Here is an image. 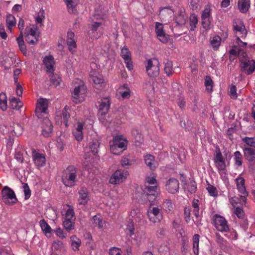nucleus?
<instances>
[{
  "label": "nucleus",
  "mask_w": 255,
  "mask_h": 255,
  "mask_svg": "<svg viewBox=\"0 0 255 255\" xmlns=\"http://www.w3.org/2000/svg\"><path fill=\"white\" fill-rule=\"evenodd\" d=\"M245 48H238L236 45L233 46L230 51L231 55H238L241 62V68L242 71L250 75L255 70V61L251 60L247 57V54L244 51Z\"/></svg>",
  "instance_id": "obj_1"
},
{
  "label": "nucleus",
  "mask_w": 255,
  "mask_h": 255,
  "mask_svg": "<svg viewBox=\"0 0 255 255\" xmlns=\"http://www.w3.org/2000/svg\"><path fill=\"white\" fill-rule=\"evenodd\" d=\"M104 16V14L100 13L98 10L95 11L93 15V22L91 24L90 29L88 32V34L91 38L97 39L102 34V24Z\"/></svg>",
  "instance_id": "obj_2"
},
{
  "label": "nucleus",
  "mask_w": 255,
  "mask_h": 255,
  "mask_svg": "<svg viewBox=\"0 0 255 255\" xmlns=\"http://www.w3.org/2000/svg\"><path fill=\"white\" fill-rule=\"evenodd\" d=\"M109 143L111 152L118 155L127 148L128 141L123 135L118 134L114 136Z\"/></svg>",
  "instance_id": "obj_3"
},
{
  "label": "nucleus",
  "mask_w": 255,
  "mask_h": 255,
  "mask_svg": "<svg viewBox=\"0 0 255 255\" xmlns=\"http://www.w3.org/2000/svg\"><path fill=\"white\" fill-rule=\"evenodd\" d=\"M233 28L234 31L237 36V38L233 46L236 45L238 48H246L247 43L243 42L240 39V38H243L246 37L247 33L243 22L239 19H235L233 22Z\"/></svg>",
  "instance_id": "obj_4"
},
{
  "label": "nucleus",
  "mask_w": 255,
  "mask_h": 255,
  "mask_svg": "<svg viewBox=\"0 0 255 255\" xmlns=\"http://www.w3.org/2000/svg\"><path fill=\"white\" fill-rule=\"evenodd\" d=\"M77 179L76 168L70 166L68 167L63 173L62 180L63 184L67 187H72L75 185Z\"/></svg>",
  "instance_id": "obj_5"
},
{
  "label": "nucleus",
  "mask_w": 255,
  "mask_h": 255,
  "mask_svg": "<svg viewBox=\"0 0 255 255\" xmlns=\"http://www.w3.org/2000/svg\"><path fill=\"white\" fill-rule=\"evenodd\" d=\"M39 34V31L36 26L29 25L25 28L23 35L27 43L34 45L38 42Z\"/></svg>",
  "instance_id": "obj_6"
},
{
  "label": "nucleus",
  "mask_w": 255,
  "mask_h": 255,
  "mask_svg": "<svg viewBox=\"0 0 255 255\" xmlns=\"http://www.w3.org/2000/svg\"><path fill=\"white\" fill-rule=\"evenodd\" d=\"M91 71L90 76L92 81L98 88H101L105 85V80L102 75L99 73V69L98 65L94 62L90 64Z\"/></svg>",
  "instance_id": "obj_7"
},
{
  "label": "nucleus",
  "mask_w": 255,
  "mask_h": 255,
  "mask_svg": "<svg viewBox=\"0 0 255 255\" xmlns=\"http://www.w3.org/2000/svg\"><path fill=\"white\" fill-rule=\"evenodd\" d=\"M214 162L221 177L226 178L227 164L219 149L216 150L214 154Z\"/></svg>",
  "instance_id": "obj_8"
},
{
  "label": "nucleus",
  "mask_w": 255,
  "mask_h": 255,
  "mask_svg": "<svg viewBox=\"0 0 255 255\" xmlns=\"http://www.w3.org/2000/svg\"><path fill=\"white\" fill-rule=\"evenodd\" d=\"M78 81H79V85L75 86L72 95L73 101L76 104L82 103L85 100L87 92L86 87L83 82L80 80Z\"/></svg>",
  "instance_id": "obj_9"
},
{
  "label": "nucleus",
  "mask_w": 255,
  "mask_h": 255,
  "mask_svg": "<svg viewBox=\"0 0 255 255\" xmlns=\"http://www.w3.org/2000/svg\"><path fill=\"white\" fill-rule=\"evenodd\" d=\"M2 200L8 205H13L16 203L17 200L14 192L8 186L3 187L1 191Z\"/></svg>",
  "instance_id": "obj_10"
},
{
  "label": "nucleus",
  "mask_w": 255,
  "mask_h": 255,
  "mask_svg": "<svg viewBox=\"0 0 255 255\" xmlns=\"http://www.w3.org/2000/svg\"><path fill=\"white\" fill-rule=\"evenodd\" d=\"M159 62L156 59H149L145 64L146 72L148 76L155 77L159 75Z\"/></svg>",
  "instance_id": "obj_11"
},
{
  "label": "nucleus",
  "mask_w": 255,
  "mask_h": 255,
  "mask_svg": "<svg viewBox=\"0 0 255 255\" xmlns=\"http://www.w3.org/2000/svg\"><path fill=\"white\" fill-rule=\"evenodd\" d=\"M129 175L127 170L119 169L116 170L111 176L109 182L112 184H118L124 182Z\"/></svg>",
  "instance_id": "obj_12"
},
{
  "label": "nucleus",
  "mask_w": 255,
  "mask_h": 255,
  "mask_svg": "<svg viewBox=\"0 0 255 255\" xmlns=\"http://www.w3.org/2000/svg\"><path fill=\"white\" fill-rule=\"evenodd\" d=\"M235 182L239 196L242 199L243 202L246 203V197L248 196V193L247 191L245 186V180L242 177L241 174H240L235 179Z\"/></svg>",
  "instance_id": "obj_13"
},
{
  "label": "nucleus",
  "mask_w": 255,
  "mask_h": 255,
  "mask_svg": "<svg viewBox=\"0 0 255 255\" xmlns=\"http://www.w3.org/2000/svg\"><path fill=\"white\" fill-rule=\"evenodd\" d=\"M214 218V225L217 230L221 232H227L229 226L225 218L218 214L215 215Z\"/></svg>",
  "instance_id": "obj_14"
},
{
  "label": "nucleus",
  "mask_w": 255,
  "mask_h": 255,
  "mask_svg": "<svg viewBox=\"0 0 255 255\" xmlns=\"http://www.w3.org/2000/svg\"><path fill=\"white\" fill-rule=\"evenodd\" d=\"M110 106V100L109 98H104L102 100L99 105L98 117L100 121L104 123V116L108 113Z\"/></svg>",
  "instance_id": "obj_15"
},
{
  "label": "nucleus",
  "mask_w": 255,
  "mask_h": 255,
  "mask_svg": "<svg viewBox=\"0 0 255 255\" xmlns=\"http://www.w3.org/2000/svg\"><path fill=\"white\" fill-rule=\"evenodd\" d=\"M147 215L150 221L153 223H158L162 219L160 209L156 207H150L147 211Z\"/></svg>",
  "instance_id": "obj_16"
},
{
  "label": "nucleus",
  "mask_w": 255,
  "mask_h": 255,
  "mask_svg": "<svg viewBox=\"0 0 255 255\" xmlns=\"http://www.w3.org/2000/svg\"><path fill=\"white\" fill-rule=\"evenodd\" d=\"M32 159L35 165L40 168L44 166L46 164V158L44 154L36 150L32 151Z\"/></svg>",
  "instance_id": "obj_17"
},
{
  "label": "nucleus",
  "mask_w": 255,
  "mask_h": 255,
  "mask_svg": "<svg viewBox=\"0 0 255 255\" xmlns=\"http://www.w3.org/2000/svg\"><path fill=\"white\" fill-rule=\"evenodd\" d=\"M69 111L70 108L66 106L62 112H57L55 117L56 123L60 124L63 122L65 126L67 127L68 119L70 118Z\"/></svg>",
  "instance_id": "obj_18"
},
{
  "label": "nucleus",
  "mask_w": 255,
  "mask_h": 255,
  "mask_svg": "<svg viewBox=\"0 0 255 255\" xmlns=\"http://www.w3.org/2000/svg\"><path fill=\"white\" fill-rule=\"evenodd\" d=\"M155 28L159 40L162 43H167L169 39V35L165 33L163 24L158 22H155Z\"/></svg>",
  "instance_id": "obj_19"
},
{
  "label": "nucleus",
  "mask_w": 255,
  "mask_h": 255,
  "mask_svg": "<svg viewBox=\"0 0 255 255\" xmlns=\"http://www.w3.org/2000/svg\"><path fill=\"white\" fill-rule=\"evenodd\" d=\"M166 190L170 194L177 193L179 189V182L174 178H170L166 182L165 185Z\"/></svg>",
  "instance_id": "obj_20"
},
{
  "label": "nucleus",
  "mask_w": 255,
  "mask_h": 255,
  "mask_svg": "<svg viewBox=\"0 0 255 255\" xmlns=\"http://www.w3.org/2000/svg\"><path fill=\"white\" fill-rule=\"evenodd\" d=\"M85 124L82 122H77L72 130V134L75 139L78 141H81L83 139V128Z\"/></svg>",
  "instance_id": "obj_21"
},
{
  "label": "nucleus",
  "mask_w": 255,
  "mask_h": 255,
  "mask_svg": "<svg viewBox=\"0 0 255 255\" xmlns=\"http://www.w3.org/2000/svg\"><path fill=\"white\" fill-rule=\"evenodd\" d=\"M159 15L162 20L170 22L173 20L174 11L170 7H162L160 9Z\"/></svg>",
  "instance_id": "obj_22"
},
{
  "label": "nucleus",
  "mask_w": 255,
  "mask_h": 255,
  "mask_svg": "<svg viewBox=\"0 0 255 255\" xmlns=\"http://www.w3.org/2000/svg\"><path fill=\"white\" fill-rule=\"evenodd\" d=\"M121 55L124 60L127 69L131 70L133 69L132 62L131 61V54L129 49L124 46L121 49Z\"/></svg>",
  "instance_id": "obj_23"
},
{
  "label": "nucleus",
  "mask_w": 255,
  "mask_h": 255,
  "mask_svg": "<svg viewBox=\"0 0 255 255\" xmlns=\"http://www.w3.org/2000/svg\"><path fill=\"white\" fill-rule=\"evenodd\" d=\"M211 9L209 6H207L202 12L201 19L203 27L207 30L210 28L211 25Z\"/></svg>",
  "instance_id": "obj_24"
},
{
  "label": "nucleus",
  "mask_w": 255,
  "mask_h": 255,
  "mask_svg": "<svg viewBox=\"0 0 255 255\" xmlns=\"http://www.w3.org/2000/svg\"><path fill=\"white\" fill-rule=\"evenodd\" d=\"M48 106V102L46 99L40 98L37 100L35 114L38 118H40L41 113H45L46 112Z\"/></svg>",
  "instance_id": "obj_25"
},
{
  "label": "nucleus",
  "mask_w": 255,
  "mask_h": 255,
  "mask_svg": "<svg viewBox=\"0 0 255 255\" xmlns=\"http://www.w3.org/2000/svg\"><path fill=\"white\" fill-rule=\"evenodd\" d=\"M0 129L1 132L4 134L10 132L11 134L13 132L16 135L21 134L22 130L21 127L18 124H14L13 127L10 128L5 125H1L0 127Z\"/></svg>",
  "instance_id": "obj_26"
},
{
  "label": "nucleus",
  "mask_w": 255,
  "mask_h": 255,
  "mask_svg": "<svg viewBox=\"0 0 255 255\" xmlns=\"http://www.w3.org/2000/svg\"><path fill=\"white\" fill-rule=\"evenodd\" d=\"M146 195L149 197L148 200H154L159 194V189L156 184L145 185Z\"/></svg>",
  "instance_id": "obj_27"
},
{
  "label": "nucleus",
  "mask_w": 255,
  "mask_h": 255,
  "mask_svg": "<svg viewBox=\"0 0 255 255\" xmlns=\"http://www.w3.org/2000/svg\"><path fill=\"white\" fill-rule=\"evenodd\" d=\"M90 199L88 189L86 187H81L78 192V202L79 205H85Z\"/></svg>",
  "instance_id": "obj_28"
},
{
  "label": "nucleus",
  "mask_w": 255,
  "mask_h": 255,
  "mask_svg": "<svg viewBox=\"0 0 255 255\" xmlns=\"http://www.w3.org/2000/svg\"><path fill=\"white\" fill-rule=\"evenodd\" d=\"M67 43L68 46V49L72 54H74L76 51L77 44L75 40L74 33L71 31H69L67 34Z\"/></svg>",
  "instance_id": "obj_29"
},
{
  "label": "nucleus",
  "mask_w": 255,
  "mask_h": 255,
  "mask_svg": "<svg viewBox=\"0 0 255 255\" xmlns=\"http://www.w3.org/2000/svg\"><path fill=\"white\" fill-rule=\"evenodd\" d=\"M42 134L45 137L50 136L53 131V126L48 119H44L42 124Z\"/></svg>",
  "instance_id": "obj_30"
},
{
  "label": "nucleus",
  "mask_w": 255,
  "mask_h": 255,
  "mask_svg": "<svg viewBox=\"0 0 255 255\" xmlns=\"http://www.w3.org/2000/svg\"><path fill=\"white\" fill-rule=\"evenodd\" d=\"M188 16L185 11V9L183 8L179 9L178 12L176 13L173 19L175 20L177 24L183 25L187 21Z\"/></svg>",
  "instance_id": "obj_31"
},
{
  "label": "nucleus",
  "mask_w": 255,
  "mask_h": 255,
  "mask_svg": "<svg viewBox=\"0 0 255 255\" xmlns=\"http://www.w3.org/2000/svg\"><path fill=\"white\" fill-rule=\"evenodd\" d=\"M43 64L46 69V71L50 74H52L54 71L55 61L54 58L51 56H45L43 60Z\"/></svg>",
  "instance_id": "obj_32"
},
{
  "label": "nucleus",
  "mask_w": 255,
  "mask_h": 255,
  "mask_svg": "<svg viewBox=\"0 0 255 255\" xmlns=\"http://www.w3.org/2000/svg\"><path fill=\"white\" fill-rule=\"evenodd\" d=\"M91 222L95 227H98L101 230H103L106 228V222L103 220V218L99 215L94 216Z\"/></svg>",
  "instance_id": "obj_33"
},
{
  "label": "nucleus",
  "mask_w": 255,
  "mask_h": 255,
  "mask_svg": "<svg viewBox=\"0 0 255 255\" xmlns=\"http://www.w3.org/2000/svg\"><path fill=\"white\" fill-rule=\"evenodd\" d=\"M23 37L24 35L23 32L20 31L19 36L16 38V41L20 50L23 54V55H26L27 51L26 45L23 40Z\"/></svg>",
  "instance_id": "obj_34"
},
{
  "label": "nucleus",
  "mask_w": 255,
  "mask_h": 255,
  "mask_svg": "<svg viewBox=\"0 0 255 255\" xmlns=\"http://www.w3.org/2000/svg\"><path fill=\"white\" fill-rule=\"evenodd\" d=\"M129 216L132 218L129 221L132 220L133 221L134 220L136 222L140 221L143 217L140 210L138 208L131 209L129 212Z\"/></svg>",
  "instance_id": "obj_35"
},
{
  "label": "nucleus",
  "mask_w": 255,
  "mask_h": 255,
  "mask_svg": "<svg viewBox=\"0 0 255 255\" xmlns=\"http://www.w3.org/2000/svg\"><path fill=\"white\" fill-rule=\"evenodd\" d=\"M52 249L59 252L64 253L66 252L65 246L63 242L58 240H54L52 244Z\"/></svg>",
  "instance_id": "obj_36"
},
{
  "label": "nucleus",
  "mask_w": 255,
  "mask_h": 255,
  "mask_svg": "<svg viewBox=\"0 0 255 255\" xmlns=\"http://www.w3.org/2000/svg\"><path fill=\"white\" fill-rule=\"evenodd\" d=\"M71 247L73 251L78 252L81 245V241L76 235H72L70 237Z\"/></svg>",
  "instance_id": "obj_37"
},
{
  "label": "nucleus",
  "mask_w": 255,
  "mask_h": 255,
  "mask_svg": "<svg viewBox=\"0 0 255 255\" xmlns=\"http://www.w3.org/2000/svg\"><path fill=\"white\" fill-rule=\"evenodd\" d=\"M145 163L151 170L155 169L157 166V164L154 160V157L151 154H147L144 157Z\"/></svg>",
  "instance_id": "obj_38"
},
{
  "label": "nucleus",
  "mask_w": 255,
  "mask_h": 255,
  "mask_svg": "<svg viewBox=\"0 0 255 255\" xmlns=\"http://www.w3.org/2000/svg\"><path fill=\"white\" fill-rule=\"evenodd\" d=\"M238 6L240 11L242 13H246L250 7V0H238Z\"/></svg>",
  "instance_id": "obj_39"
},
{
  "label": "nucleus",
  "mask_w": 255,
  "mask_h": 255,
  "mask_svg": "<svg viewBox=\"0 0 255 255\" xmlns=\"http://www.w3.org/2000/svg\"><path fill=\"white\" fill-rule=\"evenodd\" d=\"M64 210L65 211L64 219L75 220V213L72 206L66 205Z\"/></svg>",
  "instance_id": "obj_40"
},
{
  "label": "nucleus",
  "mask_w": 255,
  "mask_h": 255,
  "mask_svg": "<svg viewBox=\"0 0 255 255\" xmlns=\"http://www.w3.org/2000/svg\"><path fill=\"white\" fill-rule=\"evenodd\" d=\"M244 155L246 158L249 162L255 160V149L250 147L245 148L244 149Z\"/></svg>",
  "instance_id": "obj_41"
},
{
  "label": "nucleus",
  "mask_w": 255,
  "mask_h": 255,
  "mask_svg": "<svg viewBox=\"0 0 255 255\" xmlns=\"http://www.w3.org/2000/svg\"><path fill=\"white\" fill-rule=\"evenodd\" d=\"M6 23L8 30L11 32L12 27L16 25L15 17L11 14H7L6 17Z\"/></svg>",
  "instance_id": "obj_42"
},
{
  "label": "nucleus",
  "mask_w": 255,
  "mask_h": 255,
  "mask_svg": "<svg viewBox=\"0 0 255 255\" xmlns=\"http://www.w3.org/2000/svg\"><path fill=\"white\" fill-rule=\"evenodd\" d=\"M119 93L124 99H128L130 96V89L126 85L120 87Z\"/></svg>",
  "instance_id": "obj_43"
},
{
  "label": "nucleus",
  "mask_w": 255,
  "mask_h": 255,
  "mask_svg": "<svg viewBox=\"0 0 255 255\" xmlns=\"http://www.w3.org/2000/svg\"><path fill=\"white\" fill-rule=\"evenodd\" d=\"M199 202V201L198 199H194L192 203V207L193 208L192 212L197 219L199 218L201 216Z\"/></svg>",
  "instance_id": "obj_44"
},
{
  "label": "nucleus",
  "mask_w": 255,
  "mask_h": 255,
  "mask_svg": "<svg viewBox=\"0 0 255 255\" xmlns=\"http://www.w3.org/2000/svg\"><path fill=\"white\" fill-rule=\"evenodd\" d=\"M9 103L10 107L12 109L16 110H19L23 106V104L19 99L16 98L15 97H13L10 100Z\"/></svg>",
  "instance_id": "obj_45"
},
{
  "label": "nucleus",
  "mask_w": 255,
  "mask_h": 255,
  "mask_svg": "<svg viewBox=\"0 0 255 255\" xmlns=\"http://www.w3.org/2000/svg\"><path fill=\"white\" fill-rule=\"evenodd\" d=\"M99 142L97 139H94L89 143V148L93 155H95L99 151Z\"/></svg>",
  "instance_id": "obj_46"
},
{
  "label": "nucleus",
  "mask_w": 255,
  "mask_h": 255,
  "mask_svg": "<svg viewBox=\"0 0 255 255\" xmlns=\"http://www.w3.org/2000/svg\"><path fill=\"white\" fill-rule=\"evenodd\" d=\"M199 235L195 234L193 237V251L195 255L199 254Z\"/></svg>",
  "instance_id": "obj_47"
},
{
  "label": "nucleus",
  "mask_w": 255,
  "mask_h": 255,
  "mask_svg": "<svg viewBox=\"0 0 255 255\" xmlns=\"http://www.w3.org/2000/svg\"><path fill=\"white\" fill-rule=\"evenodd\" d=\"M222 38L219 36L216 35L214 36L211 39V45L214 50H217L221 45Z\"/></svg>",
  "instance_id": "obj_48"
},
{
  "label": "nucleus",
  "mask_w": 255,
  "mask_h": 255,
  "mask_svg": "<svg viewBox=\"0 0 255 255\" xmlns=\"http://www.w3.org/2000/svg\"><path fill=\"white\" fill-rule=\"evenodd\" d=\"M162 208L166 213H170L173 210V206L171 200L168 199H165L162 203Z\"/></svg>",
  "instance_id": "obj_49"
},
{
  "label": "nucleus",
  "mask_w": 255,
  "mask_h": 255,
  "mask_svg": "<svg viewBox=\"0 0 255 255\" xmlns=\"http://www.w3.org/2000/svg\"><path fill=\"white\" fill-rule=\"evenodd\" d=\"M39 224L42 230L46 235L51 233L52 231V229L44 219L40 221Z\"/></svg>",
  "instance_id": "obj_50"
},
{
  "label": "nucleus",
  "mask_w": 255,
  "mask_h": 255,
  "mask_svg": "<svg viewBox=\"0 0 255 255\" xmlns=\"http://www.w3.org/2000/svg\"><path fill=\"white\" fill-rule=\"evenodd\" d=\"M135 164V160H130L128 155L124 156L122 158L121 164L123 167H127V166H132Z\"/></svg>",
  "instance_id": "obj_51"
},
{
  "label": "nucleus",
  "mask_w": 255,
  "mask_h": 255,
  "mask_svg": "<svg viewBox=\"0 0 255 255\" xmlns=\"http://www.w3.org/2000/svg\"><path fill=\"white\" fill-rule=\"evenodd\" d=\"M69 12L74 13L76 12L75 7L77 5L76 0H64Z\"/></svg>",
  "instance_id": "obj_52"
},
{
  "label": "nucleus",
  "mask_w": 255,
  "mask_h": 255,
  "mask_svg": "<svg viewBox=\"0 0 255 255\" xmlns=\"http://www.w3.org/2000/svg\"><path fill=\"white\" fill-rule=\"evenodd\" d=\"M45 19V12L43 9L41 8L39 11L36 14L35 19L36 23L41 25Z\"/></svg>",
  "instance_id": "obj_53"
},
{
  "label": "nucleus",
  "mask_w": 255,
  "mask_h": 255,
  "mask_svg": "<svg viewBox=\"0 0 255 255\" xmlns=\"http://www.w3.org/2000/svg\"><path fill=\"white\" fill-rule=\"evenodd\" d=\"M190 193H194L197 190V184L194 180H190V181L184 187Z\"/></svg>",
  "instance_id": "obj_54"
},
{
  "label": "nucleus",
  "mask_w": 255,
  "mask_h": 255,
  "mask_svg": "<svg viewBox=\"0 0 255 255\" xmlns=\"http://www.w3.org/2000/svg\"><path fill=\"white\" fill-rule=\"evenodd\" d=\"M75 221L64 219L63 225L66 231L70 232L74 229Z\"/></svg>",
  "instance_id": "obj_55"
},
{
  "label": "nucleus",
  "mask_w": 255,
  "mask_h": 255,
  "mask_svg": "<svg viewBox=\"0 0 255 255\" xmlns=\"http://www.w3.org/2000/svg\"><path fill=\"white\" fill-rule=\"evenodd\" d=\"M126 232L128 236L131 237L134 234V226L133 221H129L127 224L126 228Z\"/></svg>",
  "instance_id": "obj_56"
},
{
  "label": "nucleus",
  "mask_w": 255,
  "mask_h": 255,
  "mask_svg": "<svg viewBox=\"0 0 255 255\" xmlns=\"http://www.w3.org/2000/svg\"><path fill=\"white\" fill-rule=\"evenodd\" d=\"M7 97L5 93L0 94V108L3 111L7 109Z\"/></svg>",
  "instance_id": "obj_57"
},
{
  "label": "nucleus",
  "mask_w": 255,
  "mask_h": 255,
  "mask_svg": "<svg viewBox=\"0 0 255 255\" xmlns=\"http://www.w3.org/2000/svg\"><path fill=\"white\" fill-rule=\"evenodd\" d=\"M204 84L206 87V90L208 92H212L213 89V81L209 76L205 77Z\"/></svg>",
  "instance_id": "obj_58"
},
{
  "label": "nucleus",
  "mask_w": 255,
  "mask_h": 255,
  "mask_svg": "<svg viewBox=\"0 0 255 255\" xmlns=\"http://www.w3.org/2000/svg\"><path fill=\"white\" fill-rule=\"evenodd\" d=\"M164 71L168 76H170L173 73L172 62L170 61H167L165 64Z\"/></svg>",
  "instance_id": "obj_59"
},
{
  "label": "nucleus",
  "mask_w": 255,
  "mask_h": 255,
  "mask_svg": "<svg viewBox=\"0 0 255 255\" xmlns=\"http://www.w3.org/2000/svg\"><path fill=\"white\" fill-rule=\"evenodd\" d=\"M234 159L235 164L240 166L242 164V155L240 151H237L234 153Z\"/></svg>",
  "instance_id": "obj_60"
},
{
  "label": "nucleus",
  "mask_w": 255,
  "mask_h": 255,
  "mask_svg": "<svg viewBox=\"0 0 255 255\" xmlns=\"http://www.w3.org/2000/svg\"><path fill=\"white\" fill-rule=\"evenodd\" d=\"M157 184L156 176L154 174H151L149 176L146 177L145 179V185H155Z\"/></svg>",
  "instance_id": "obj_61"
},
{
  "label": "nucleus",
  "mask_w": 255,
  "mask_h": 255,
  "mask_svg": "<svg viewBox=\"0 0 255 255\" xmlns=\"http://www.w3.org/2000/svg\"><path fill=\"white\" fill-rule=\"evenodd\" d=\"M242 141L247 145L255 147V137H245L242 138Z\"/></svg>",
  "instance_id": "obj_62"
},
{
  "label": "nucleus",
  "mask_w": 255,
  "mask_h": 255,
  "mask_svg": "<svg viewBox=\"0 0 255 255\" xmlns=\"http://www.w3.org/2000/svg\"><path fill=\"white\" fill-rule=\"evenodd\" d=\"M198 22V18L195 14H192L190 17V24L191 26V30L193 31L196 28V25Z\"/></svg>",
  "instance_id": "obj_63"
},
{
  "label": "nucleus",
  "mask_w": 255,
  "mask_h": 255,
  "mask_svg": "<svg viewBox=\"0 0 255 255\" xmlns=\"http://www.w3.org/2000/svg\"><path fill=\"white\" fill-rule=\"evenodd\" d=\"M206 189L210 196L216 197L218 195V192L215 186L209 184L206 187Z\"/></svg>",
  "instance_id": "obj_64"
}]
</instances>
